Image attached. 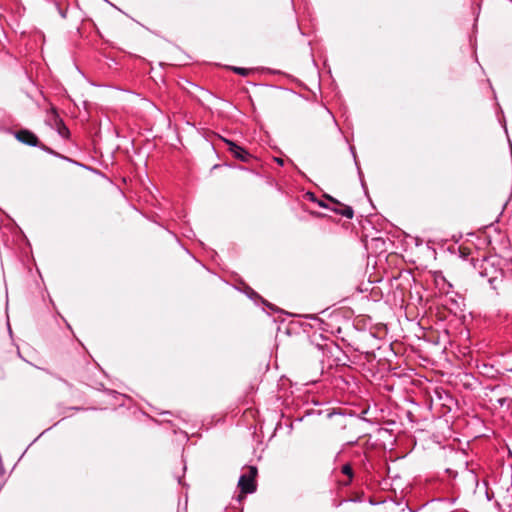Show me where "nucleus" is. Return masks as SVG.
<instances>
[{
	"mask_svg": "<svg viewBox=\"0 0 512 512\" xmlns=\"http://www.w3.org/2000/svg\"><path fill=\"white\" fill-rule=\"evenodd\" d=\"M500 264V259L495 256L476 259L473 263L479 276L485 279L497 294L504 292L507 288V281Z\"/></svg>",
	"mask_w": 512,
	"mask_h": 512,
	"instance_id": "nucleus-1",
	"label": "nucleus"
},
{
	"mask_svg": "<svg viewBox=\"0 0 512 512\" xmlns=\"http://www.w3.org/2000/svg\"><path fill=\"white\" fill-rule=\"evenodd\" d=\"M322 343H317L316 348L321 352L320 362L322 369H332L338 366H345L348 356L344 350L333 340L322 338Z\"/></svg>",
	"mask_w": 512,
	"mask_h": 512,
	"instance_id": "nucleus-2",
	"label": "nucleus"
},
{
	"mask_svg": "<svg viewBox=\"0 0 512 512\" xmlns=\"http://www.w3.org/2000/svg\"><path fill=\"white\" fill-rule=\"evenodd\" d=\"M257 475L258 469L256 466L248 465L243 468V473L238 480V487L242 494H252L257 490Z\"/></svg>",
	"mask_w": 512,
	"mask_h": 512,
	"instance_id": "nucleus-3",
	"label": "nucleus"
},
{
	"mask_svg": "<svg viewBox=\"0 0 512 512\" xmlns=\"http://www.w3.org/2000/svg\"><path fill=\"white\" fill-rule=\"evenodd\" d=\"M222 140L227 145L228 151L237 160H239L243 163H250L252 160L256 159L255 156H253L250 152H248L244 147L236 144L234 141L226 139V138H222Z\"/></svg>",
	"mask_w": 512,
	"mask_h": 512,
	"instance_id": "nucleus-4",
	"label": "nucleus"
},
{
	"mask_svg": "<svg viewBox=\"0 0 512 512\" xmlns=\"http://www.w3.org/2000/svg\"><path fill=\"white\" fill-rule=\"evenodd\" d=\"M327 199L336 205L335 207L330 208L331 211L347 219H352L354 217V210L351 206L341 204L339 201H337L331 196H327Z\"/></svg>",
	"mask_w": 512,
	"mask_h": 512,
	"instance_id": "nucleus-5",
	"label": "nucleus"
},
{
	"mask_svg": "<svg viewBox=\"0 0 512 512\" xmlns=\"http://www.w3.org/2000/svg\"><path fill=\"white\" fill-rule=\"evenodd\" d=\"M16 138L27 145L37 146L38 138L37 136L29 130H20L16 133Z\"/></svg>",
	"mask_w": 512,
	"mask_h": 512,
	"instance_id": "nucleus-6",
	"label": "nucleus"
},
{
	"mask_svg": "<svg viewBox=\"0 0 512 512\" xmlns=\"http://www.w3.org/2000/svg\"><path fill=\"white\" fill-rule=\"evenodd\" d=\"M341 472H342V474H344L348 477V480L344 482V485L351 484L353 477H354V472H353V468H352L351 464L350 463L344 464L341 468Z\"/></svg>",
	"mask_w": 512,
	"mask_h": 512,
	"instance_id": "nucleus-7",
	"label": "nucleus"
},
{
	"mask_svg": "<svg viewBox=\"0 0 512 512\" xmlns=\"http://www.w3.org/2000/svg\"><path fill=\"white\" fill-rule=\"evenodd\" d=\"M502 504L511 508L512 507V484L506 489L504 495L501 496Z\"/></svg>",
	"mask_w": 512,
	"mask_h": 512,
	"instance_id": "nucleus-8",
	"label": "nucleus"
},
{
	"mask_svg": "<svg viewBox=\"0 0 512 512\" xmlns=\"http://www.w3.org/2000/svg\"><path fill=\"white\" fill-rule=\"evenodd\" d=\"M232 70L238 74V75H241V76H248L249 73H250V69L248 68H243V67H232Z\"/></svg>",
	"mask_w": 512,
	"mask_h": 512,
	"instance_id": "nucleus-9",
	"label": "nucleus"
},
{
	"mask_svg": "<svg viewBox=\"0 0 512 512\" xmlns=\"http://www.w3.org/2000/svg\"><path fill=\"white\" fill-rule=\"evenodd\" d=\"M446 472L449 474V476L451 478H456V476L458 475V472L457 471H454L453 469L451 468H447L446 469Z\"/></svg>",
	"mask_w": 512,
	"mask_h": 512,
	"instance_id": "nucleus-10",
	"label": "nucleus"
},
{
	"mask_svg": "<svg viewBox=\"0 0 512 512\" xmlns=\"http://www.w3.org/2000/svg\"><path fill=\"white\" fill-rule=\"evenodd\" d=\"M317 204L322 207V208H326V209H330L331 207L328 206L324 201L322 200H317Z\"/></svg>",
	"mask_w": 512,
	"mask_h": 512,
	"instance_id": "nucleus-11",
	"label": "nucleus"
},
{
	"mask_svg": "<svg viewBox=\"0 0 512 512\" xmlns=\"http://www.w3.org/2000/svg\"><path fill=\"white\" fill-rule=\"evenodd\" d=\"M59 132L62 136H65L69 133L68 129L64 125H62V128L59 130Z\"/></svg>",
	"mask_w": 512,
	"mask_h": 512,
	"instance_id": "nucleus-12",
	"label": "nucleus"
},
{
	"mask_svg": "<svg viewBox=\"0 0 512 512\" xmlns=\"http://www.w3.org/2000/svg\"><path fill=\"white\" fill-rule=\"evenodd\" d=\"M274 161L280 166L284 165V160L280 157H274Z\"/></svg>",
	"mask_w": 512,
	"mask_h": 512,
	"instance_id": "nucleus-13",
	"label": "nucleus"
},
{
	"mask_svg": "<svg viewBox=\"0 0 512 512\" xmlns=\"http://www.w3.org/2000/svg\"><path fill=\"white\" fill-rule=\"evenodd\" d=\"M464 472L476 481L475 475L471 471H468L466 466L464 467Z\"/></svg>",
	"mask_w": 512,
	"mask_h": 512,
	"instance_id": "nucleus-14",
	"label": "nucleus"
},
{
	"mask_svg": "<svg viewBox=\"0 0 512 512\" xmlns=\"http://www.w3.org/2000/svg\"><path fill=\"white\" fill-rule=\"evenodd\" d=\"M497 402L499 403L500 406H503L507 402V399L506 398H499L497 400Z\"/></svg>",
	"mask_w": 512,
	"mask_h": 512,
	"instance_id": "nucleus-15",
	"label": "nucleus"
},
{
	"mask_svg": "<svg viewBox=\"0 0 512 512\" xmlns=\"http://www.w3.org/2000/svg\"><path fill=\"white\" fill-rule=\"evenodd\" d=\"M4 473V469L2 468V466L0 465V476H2Z\"/></svg>",
	"mask_w": 512,
	"mask_h": 512,
	"instance_id": "nucleus-16",
	"label": "nucleus"
},
{
	"mask_svg": "<svg viewBox=\"0 0 512 512\" xmlns=\"http://www.w3.org/2000/svg\"><path fill=\"white\" fill-rule=\"evenodd\" d=\"M356 442H357V441L348 442L347 444L352 445V444H356Z\"/></svg>",
	"mask_w": 512,
	"mask_h": 512,
	"instance_id": "nucleus-17",
	"label": "nucleus"
}]
</instances>
